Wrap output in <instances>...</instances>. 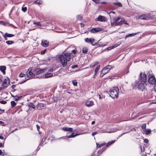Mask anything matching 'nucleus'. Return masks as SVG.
I'll list each match as a JSON object with an SVG mask.
<instances>
[{
	"label": "nucleus",
	"mask_w": 156,
	"mask_h": 156,
	"mask_svg": "<svg viewBox=\"0 0 156 156\" xmlns=\"http://www.w3.org/2000/svg\"><path fill=\"white\" fill-rule=\"evenodd\" d=\"M71 55L72 54L70 53H64L58 56V59L63 67H65L67 64V62L70 60Z\"/></svg>",
	"instance_id": "f257e3e1"
},
{
	"label": "nucleus",
	"mask_w": 156,
	"mask_h": 156,
	"mask_svg": "<svg viewBox=\"0 0 156 156\" xmlns=\"http://www.w3.org/2000/svg\"><path fill=\"white\" fill-rule=\"evenodd\" d=\"M119 89L117 87L111 88L109 91L110 96L113 98H117L118 97Z\"/></svg>",
	"instance_id": "f03ea898"
},
{
	"label": "nucleus",
	"mask_w": 156,
	"mask_h": 156,
	"mask_svg": "<svg viewBox=\"0 0 156 156\" xmlns=\"http://www.w3.org/2000/svg\"><path fill=\"white\" fill-rule=\"evenodd\" d=\"M123 23H126L121 19L120 17H114L113 22H111V25L115 27L120 25Z\"/></svg>",
	"instance_id": "7ed1b4c3"
},
{
	"label": "nucleus",
	"mask_w": 156,
	"mask_h": 156,
	"mask_svg": "<svg viewBox=\"0 0 156 156\" xmlns=\"http://www.w3.org/2000/svg\"><path fill=\"white\" fill-rule=\"evenodd\" d=\"M145 84L146 85H147L146 83H143V82H138L136 80L135 82L133 84V85L134 86L133 87V88L136 86L137 87L139 90L143 91L145 89V87L144 86Z\"/></svg>",
	"instance_id": "20e7f679"
},
{
	"label": "nucleus",
	"mask_w": 156,
	"mask_h": 156,
	"mask_svg": "<svg viewBox=\"0 0 156 156\" xmlns=\"http://www.w3.org/2000/svg\"><path fill=\"white\" fill-rule=\"evenodd\" d=\"M138 82H143V83H146L147 81V76L145 73H142L140 72L138 76V80H137Z\"/></svg>",
	"instance_id": "39448f33"
},
{
	"label": "nucleus",
	"mask_w": 156,
	"mask_h": 156,
	"mask_svg": "<svg viewBox=\"0 0 156 156\" xmlns=\"http://www.w3.org/2000/svg\"><path fill=\"white\" fill-rule=\"evenodd\" d=\"M148 78L147 79V81L149 84L154 85L156 83V80L154 76H152L149 77L148 76Z\"/></svg>",
	"instance_id": "423d86ee"
},
{
	"label": "nucleus",
	"mask_w": 156,
	"mask_h": 156,
	"mask_svg": "<svg viewBox=\"0 0 156 156\" xmlns=\"http://www.w3.org/2000/svg\"><path fill=\"white\" fill-rule=\"evenodd\" d=\"M139 19L141 20H148L152 19L150 16V14L149 13L147 14H143L139 17Z\"/></svg>",
	"instance_id": "0eeeda50"
},
{
	"label": "nucleus",
	"mask_w": 156,
	"mask_h": 156,
	"mask_svg": "<svg viewBox=\"0 0 156 156\" xmlns=\"http://www.w3.org/2000/svg\"><path fill=\"white\" fill-rule=\"evenodd\" d=\"M111 68V66L108 65L104 68L101 71V74H103V75L108 73Z\"/></svg>",
	"instance_id": "6e6552de"
},
{
	"label": "nucleus",
	"mask_w": 156,
	"mask_h": 156,
	"mask_svg": "<svg viewBox=\"0 0 156 156\" xmlns=\"http://www.w3.org/2000/svg\"><path fill=\"white\" fill-rule=\"evenodd\" d=\"M32 68H30L28 69L26 73L27 77L29 78H33L35 76V75L31 72Z\"/></svg>",
	"instance_id": "1a4fd4ad"
},
{
	"label": "nucleus",
	"mask_w": 156,
	"mask_h": 156,
	"mask_svg": "<svg viewBox=\"0 0 156 156\" xmlns=\"http://www.w3.org/2000/svg\"><path fill=\"white\" fill-rule=\"evenodd\" d=\"M106 20V18L105 17L101 16H99L95 20L96 21L104 22Z\"/></svg>",
	"instance_id": "9d476101"
},
{
	"label": "nucleus",
	"mask_w": 156,
	"mask_h": 156,
	"mask_svg": "<svg viewBox=\"0 0 156 156\" xmlns=\"http://www.w3.org/2000/svg\"><path fill=\"white\" fill-rule=\"evenodd\" d=\"M85 41L87 43L91 44L92 45H94L95 44H93V42H94L95 40L93 38H88L84 39Z\"/></svg>",
	"instance_id": "9b49d317"
},
{
	"label": "nucleus",
	"mask_w": 156,
	"mask_h": 156,
	"mask_svg": "<svg viewBox=\"0 0 156 156\" xmlns=\"http://www.w3.org/2000/svg\"><path fill=\"white\" fill-rule=\"evenodd\" d=\"M45 107V105L42 103H39L37 105V108L38 110H40L43 109Z\"/></svg>",
	"instance_id": "f8f14e48"
},
{
	"label": "nucleus",
	"mask_w": 156,
	"mask_h": 156,
	"mask_svg": "<svg viewBox=\"0 0 156 156\" xmlns=\"http://www.w3.org/2000/svg\"><path fill=\"white\" fill-rule=\"evenodd\" d=\"M102 29L100 28H95L92 29L90 31L92 33H94L98 32L102 30Z\"/></svg>",
	"instance_id": "ddd939ff"
},
{
	"label": "nucleus",
	"mask_w": 156,
	"mask_h": 156,
	"mask_svg": "<svg viewBox=\"0 0 156 156\" xmlns=\"http://www.w3.org/2000/svg\"><path fill=\"white\" fill-rule=\"evenodd\" d=\"M85 105L86 106L90 107L94 105V102L91 100H88L86 101Z\"/></svg>",
	"instance_id": "4468645a"
},
{
	"label": "nucleus",
	"mask_w": 156,
	"mask_h": 156,
	"mask_svg": "<svg viewBox=\"0 0 156 156\" xmlns=\"http://www.w3.org/2000/svg\"><path fill=\"white\" fill-rule=\"evenodd\" d=\"M49 42L47 41L43 40L42 41L41 44L44 47H47L49 45Z\"/></svg>",
	"instance_id": "2eb2a0df"
},
{
	"label": "nucleus",
	"mask_w": 156,
	"mask_h": 156,
	"mask_svg": "<svg viewBox=\"0 0 156 156\" xmlns=\"http://www.w3.org/2000/svg\"><path fill=\"white\" fill-rule=\"evenodd\" d=\"M44 69H35V71L37 74H38L43 72L44 71Z\"/></svg>",
	"instance_id": "dca6fc26"
},
{
	"label": "nucleus",
	"mask_w": 156,
	"mask_h": 156,
	"mask_svg": "<svg viewBox=\"0 0 156 156\" xmlns=\"http://www.w3.org/2000/svg\"><path fill=\"white\" fill-rule=\"evenodd\" d=\"M6 67L4 66H0V70L4 74L5 73V70L6 69Z\"/></svg>",
	"instance_id": "f3484780"
},
{
	"label": "nucleus",
	"mask_w": 156,
	"mask_h": 156,
	"mask_svg": "<svg viewBox=\"0 0 156 156\" xmlns=\"http://www.w3.org/2000/svg\"><path fill=\"white\" fill-rule=\"evenodd\" d=\"M28 105L29 108H32L34 110L35 109V106L34 105V104L31 102H29L28 104Z\"/></svg>",
	"instance_id": "a211bd4d"
},
{
	"label": "nucleus",
	"mask_w": 156,
	"mask_h": 156,
	"mask_svg": "<svg viewBox=\"0 0 156 156\" xmlns=\"http://www.w3.org/2000/svg\"><path fill=\"white\" fill-rule=\"evenodd\" d=\"M144 131L145 132V134L146 135H149L151 133V130L150 129H145L144 130Z\"/></svg>",
	"instance_id": "6ab92c4d"
},
{
	"label": "nucleus",
	"mask_w": 156,
	"mask_h": 156,
	"mask_svg": "<svg viewBox=\"0 0 156 156\" xmlns=\"http://www.w3.org/2000/svg\"><path fill=\"white\" fill-rule=\"evenodd\" d=\"M62 129L66 131H70L72 132L73 131V129L71 128H67L66 127H63Z\"/></svg>",
	"instance_id": "aec40b11"
},
{
	"label": "nucleus",
	"mask_w": 156,
	"mask_h": 156,
	"mask_svg": "<svg viewBox=\"0 0 156 156\" xmlns=\"http://www.w3.org/2000/svg\"><path fill=\"white\" fill-rule=\"evenodd\" d=\"M99 68H100V66H98L95 68V71H94V75L93 76V78H95V76L97 74V73H98V71L99 70Z\"/></svg>",
	"instance_id": "412c9836"
},
{
	"label": "nucleus",
	"mask_w": 156,
	"mask_h": 156,
	"mask_svg": "<svg viewBox=\"0 0 156 156\" xmlns=\"http://www.w3.org/2000/svg\"><path fill=\"white\" fill-rule=\"evenodd\" d=\"M34 3L40 5L42 4V1L41 0H36Z\"/></svg>",
	"instance_id": "4be33fe9"
},
{
	"label": "nucleus",
	"mask_w": 156,
	"mask_h": 156,
	"mask_svg": "<svg viewBox=\"0 0 156 156\" xmlns=\"http://www.w3.org/2000/svg\"><path fill=\"white\" fill-rule=\"evenodd\" d=\"M53 75L52 73H48L45 74V78H48L52 76Z\"/></svg>",
	"instance_id": "5701e85b"
},
{
	"label": "nucleus",
	"mask_w": 156,
	"mask_h": 156,
	"mask_svg": "<svg viewBox=\"0 0 156 156\" xmlns=\"http://www.w3.org/2000/svg\"><path fill=\"white\" fill-rule=\"evenodd\" d=\"M139 33V32H138L135 33L130 34H127V37L134 36L135 35H136L137 34Z\"/></svg>",
	"instance_id": "b1692460"
},
{
	"label": "nucleus",
	"mask_w": 156,
	"mask_h": 156,
	"mask_svg": "<svg viewBox=\"0 0 156 156\" xmlns=\"http://www.w3.org/2000/svg\"><path fill=\"white\" fill-rule=\"evenodd\" d=\"M117 46V45L115 44L114 45H113L112 46H111V47H110L108 48H107V49L108 50H110L114 48H115Z\"/></svg>",
	"instance_id": "393cba45"
},
{
	"label": "nucleus",
	"mask_w": 156,
	"mask_h": 156,
	"mask_svg": "<svg viewBox=\"0 0 156 156\" xmlns=\"http://www.w3.org/2000/svg\"><path fill=\"white\" fill-rule=\"evenodd\" d=\"M74 133H72L71 135L70 136H68L67 137L68 138H72V137H74L77 136V135H80V134H76L74 135Z\"/></svg>",
	"instance_id": "a878e982"
},
{
	"label": "nucleus",
	"mask_w": 156,
	"mask_h": 156,
	"mask_svg": "<svg viewBox=\"0 0 156 156\" xmlns=\"http://www.w3.org/2000/svg\"><path fill=\"white\" fill-rule=\"evenodd\" d=\"M98 62H95L94 63H93L92 64H91L90 65V68H91V67H94V66H95L97 65L98 64Z\"/></svg>",
	"instance_id": "bb28decb"
},
{
	"label": "nucleus",
	"mask_w": 156,
	"mask_h": 156,
	"mask_svg": "<svg viewBox=\"0 0 156 156\" xmlns=\"http://www.w3.org/2000/svg\"><path fill=\"white\" fill-rule=\"evenodd\" d=\"M88 49L86 48H83L82 49L83 53L86 54L87 52Z\"/></svg>",
	"instance_id": "cd10ccee"
},
{
	"label": "nucleus",
	"mask_w": 156,
	"mask_h": 156,
	"mask_svg": "<svg viewBox=\"0 0 156 156\" xmlns=\"http://www.w3.org/2000/svg\"><path fill=\"white\" fill-rule=\"evenodd\" d=\"M114 5H117L119 7H122V4L120 2H115L113 3Z\"/></svg>",
	"instance_id": "c85d7f7f"
},
{
	"label": "nucleus",
	"mask_w": 156,
	"mask_h": 156,
	"mask_svg": "<svg viewBox=\"0 0 156 156\" xmlns=\"http://www.w3.org/2000/svg\"><path fill=\"white\" fill-rule=\"evenodd\" d=\"M5 42L8 45H10L13 44L14 42L13 41H6Z\"/></svg>",
	"instance_id": "c756f323"
},
{
	"label": "nucleus",
	"mask_w": 156,
	"mask_h": 156,
	"mask_svg": "<svg viewBox=\"0 0 156 156\" xmlns=\"http://www.w3.org/2000/svg\"><path fill=\"white\" fill-rule=\"evenodd\" d=\"M115 142V140H113V141H112L108 142V143L106 145V147H108L111 144L114 143Z\"/></svg>",
	"instance_id": "7c9ffc66"
},
{
	"label": "nucleus",
	"mask_w": 156,
	"mask_h": 156,
	"mask_svg": "<svg viewBox=\"0 0 156 156\" xmlns=\"http://www.w3.org/2000/svg\"><path fill=\"white\" fill-rule=\"evenodd\" d=\"M11 107L12 108L16 105V103L14 101H12L11 102Z\"/></svg>",
	"instance_id": "2f4dec72"
},
{
	"label": "nucleus",
	"mask_w": 156,
	"mask_h": 156,
	"mask_svg": "<svg viewBox=\"0 0 156 156\" xmlns=\"http://www.w3.org/2000/svg\"><path fill=\"white\" fill-rule=\"evenodd\" d=\"M5 36L8 37H11L13 36V35L11 34H8L7 33H6L5 34Z\"/></svg>",
	"instance_id": "473e14b6"
},
{
	"label": "nucleus",
	"mask_w": 156,
	"mask_h": 156,
	"mask_svg": "<svg viewBox=\"0 0 156 156\" xmlns=\"http://www.w3.org/2000/svg\"><path fill=\"white\" fill-rule=\"evenodd\" d=\"M72 83L74 86H76L77 85V82L76 80H74L72 81Z\"/></svg>",
	"instance_id": "72a5a7b5"
},
{
	"label": "nucleus",
	"mask_w": 156,
	"mask_h": 156,
	"mask_svg": "<svg viewBox=\"0 0 156 156\" xmlns=\"http://www.w3.org/2000/svg\"><path fill=\"white\" fill-rule=\"evenodd\" d=\"M105 144H97V146L98 147H100L103 146Z\"/></svg>",
	"instance_id": "f704fd0d"
},
{
	"label": "nucleus",
	"mask_w": 156,
	"mask_h": 156,
	"mask_svg": "<svg viewBox=\"0 0 156 156\" xmlns=\"http://www.w3.org/2000/svg\"><path fill=\"white\" fill-rule=\"evenodd\" d=\"M140 148L141 150V151H144L145 149V147L144 146H143V147L142 148V146L141 145L140 146Z\"/></svg>",
	"instance_id": "c9c22d12"
},
{
	"label": "nucleus",
	"mask_w": 156,
	"mask_h": 156,
	"mask_svg": "<svg viewBox=\"0 0 156 156\" xmlns=\"http://www.w3.org/2000/svg\"><path fill=\"white\" fill-rule=\"evenodd\" d=\"M22 10L23 12H25L27 11V8L26 7H22Z\"/></svg>",
	"instance_id": "e433bc0d"
},
{
	"label": "nucleus",
	"mask_w": 156,
	"mask_h": 156,
	"mask_svg": "<svg viewBox=\"0 0 156 156\" xmlns=\"http://www.w3.org/2000/svg\"><path fill=\"white\" fill-rule=\"evenodd\" d=\"M146 124H143L142 126H141V128L142 129H146Z\"/></svg>",
	"instance_id": "4c0bfd02"
},
{
	"label": "nucleus",
	"mask_w": 156,
	"mask_h": 156,
	"mask_svg": "<svg viewBox=\"0 0 156 156\" xmlns=\"http://www.w3.org/2000/svg\"><path fill=\"white\" fill-rule=\"evenodd\" d=\"M0 102L1 104H5L7 102L6 101H4V100H1L0 101Z\"/></svg>",
	"instance_id": "58836bf2"
},
{
	"label": "nucleus",
	"mask_w": 156,
	"mask_h": 156,
	"mask_svg": "<svg viewBox=\"0 0 156 156\" xmlns=\"http://www.w3.org/2000/svg\"><path fill=\"white\" fill-rule=\"evenodd\" d=\"M144 142L146 144H147L149 142V140L147 139H145L144 140Z\"/></svg>",
	"instance_id": "ea45409f"
},
{
	"label": "nucleus",
	"mask_w": 156,
	"mask_h": 156,
	"mask_svg": "<svg viewBox=\"0 0 156 156\" xmlns=\"http://www.w3.org/2000/svg\"><path fill=\"white\" fill-rule=\"evenodd\" d=\"M25 76V74H24L23 73H21L20 74V77H24Z\"/></svg>",
	"instance_id": "a19ab883"
},
{
	"label": "nucleus",
	"mask_w": 156,
	"mask_h": 156,
	"mask_svg": "<svg viewBox=\"0 0 156 156\" xmlns=\"http://www.w3.org/2000/svg\"><path fill=\"white\" fill-rule=\"evenodd\" d=\"M77 18L78 20H81L82 19V17L80 15L77 16Z\"/></svg>",
	"instance_id": "79ce46f5"
},
{
	"label": "nucleus",
	"mask_w": 156,
	"mask_h": 156,
	"mask_svg": "<svg viewBox=\"0 0 156 156\" xmlns=\"http://www.w3.org/2000/svg\"><path fill=\"white\" fill-rule=\"evenodd\" d=\"M0 139H1L2 140H4V141L3 142V144H4L5 143V139L4 138L3 136H0Z\"/></svg>",
	"instance_id": "37998d69"
},
{
	"label": "nucleus",
	"mask_w": 156,
	"mask_h": 156,
	"mask_svg": "<svg viewBox=\"0 0 156 156\" xmlns=\"http://www.w3.org/2000/svg\"><path fill=\"white\" fill-rule=\"evenodd\" d=\"M114 132V131H106V132H102V133H113V132Z\"/></svg>",
	"instance_id": "c03bdc74"
},
{
	"label": "nucleus",
	"mask_w": 156,
	"mask_h": 156,
	"mask_svg": "<svg viewBox=\"0 0 156 156\" xmlns=\"http://www.w3.org/2000/svg\"><path fill=\"white\" fill-rule=\"evenodd\" d=\"M77 67H78V65H73L72 66V69H74L76 68H77Z\"/></svg>",
	"instance_id": "a18cd8bd"
},
{
	"label": "nucleus",
	"mask_w": 156,
	"mask_h": 156,
	"mask_svg": "<svg viewBox=\"0 0 156 156\" xmlns=\"http://www.w3.org/2000/svg\"><path fill=\"white\" fill-rule=\"evenodd\" d=\"M46 51V49H45L43 51H42L41 52V53L42 54H43L45 53Z\"/></svg>",
	"instance_id": "49530a36"
},
{
	"label": "nucleus",
	"mask_w": 156,
	"mask_h": 156,
	"mask_svg": "<svg viewBox=\"0 0 156 156\" xmlns=\"http://www.w3.org/2000/svg\"><path fill=\"white\" fill-rule=\"evenodd\" d=\"M34 24H35L37 26H41V24L40 22H38L36 23H35Z\"/></svg>",
	"instance_id": "de8ad7c7"
},
{
	"label": "nucleus",
	"mask_w": 156,
	"mask_h": 156,
	"mask_svg": "<svg viewBox=\"0 0 156 156\" xmlns=\"http://www.w3.org/2000/svg\"><path fill=\"white\" fill-rule=\"evenodd\" d=\"M93 1L95 2L96 3H99V0H92Z\"/></svg>",
	"instance_id": "09e8293b"
},
{
	"label": "nucleus",
	"mask_w": 156,
	"mask_h": 156,
	"mask_svg": "<svg viewBox=\"0 0 156 156\" xmlns=\"http://www.w3.org/2000/svg\"><path fill=\"white\" fill-rule=\"evenodd\" d=\"M4 144H3V143H0V147H3Z\"/></svg>",
	"instance_id": "8fccbe9b"
},
{
	"label": "nucleus",
	"mask_w": 156,
	"mask_h": 156,
	"mask_svg": "<svg viewBox=\"0 0 156 156\" xmlns=\"http://www.w3.org/2000/svg\"><path fill=\"white\" fill-rule=\"evenodd\" d=\"M72 52L74 54H76V51L75 50H73L72 51Z\"/></svg>",
	"instance_id": "3c124183"
},
{
	"label": "nucleus",
	"mask_w": 156,
	"mask_h": 156,
	"mask_svg": "<svg viewBox=\"0 0 156 156\" xmlns=\"http://www.w3.org/2000/svg\"><path fill=\"white\" fill-rule=\"evenodd\" d=\"M97 133H98L97 132H94L92 133V136H94V135H95Z\"/></svg>",
	"instance_id": "603ef678"
},
{
	"label": "nucleus",
	"mask_w": 156,
	"mask_h": 156,
	"mask_svg": "<svg viewBox=\"0 0 156 156\" xmlns=\"http://www.w3.org/2000/svg\"><path fill=\"white\" fill-rule=\"evenodd\" d=\"M36 126H37V130H39L40 129V126L38 125H37Z\"/></svg>",
	"instance_id": "864d4df0"
},
{
	"label": "nucleus",
	"mask_w": 156,
	"mask_h": 156,
	"mask_svg": "<svg viewBox=\"0 0 156 156\" xmlns=\"http://www.w3.org/2000/svg\"><path fill=\"white\" fill-rule=\"evenodd\" d=\"M4 123L3 121H0V124L2 125H3V124Z\"/></svg>",
	"instance_id": "5fc2aeb1"
},
{
	"label": "nucleus",
	"mask_w": 156,
	"mask_h": 156,
	"mask_svg": "<svg viewBox=\"0 0 156 156\" xmlns=\"http://www.w3.org/2000/svg\"><path fill=\"white\" fill-rule=\"evenodd\" d=\"M20 98L19 97H18L17 98H15V100L16 101H18L19 99Z\"/></svg>",
	"instance_id": "6e6d98bb"
},
{
	"label": "nucleus",
	"mask_w": 156,
	"mask_h": 156,
	"mask_svg": "<svg viewBox=\"0 0 156 156\" xmlns=\"http://www.w3.org/2000/svg\"><path fill=\"white\" fill-rule=\"evenodd\" d=\"M0 23L4 25V22L3 21H0Z\"/></svg>",
	"instance_id": "4d7b16f0"
},
{
	"label": "nucleus",
	"mask_w": 156,
	"mask_h": 156,
	"mask_svg": "<svg viewBox=\"0 0 156 156\" xmlns=\"http://www.w3.org/2000/svg\"><path fill=\"white\" fill-rule=\"evenodd\" d=\"M131 131H136V129L134 128H133L131 130Z\"/></svg>",
	"instance_id": "13d9d810"
},
{
	"label": "nucleus",
	"mask_w": 156,
	"mask_h": 156,
	"mask_svg": "<svg viewBox=\"0 0 156 156\" xmlns=\"http://www.w3.org/2000/svg\"><path fill=\"white\" fill-rule=\"evenodd\" d=\"M53 69H50L48 70V71L50 72H52L53 71Z\"/></svg>",
	"instance_id": "bf43d9fd"
},
{
	"label": "nucleus",
	"mask_w": 156,
	"mask_h": 156,
	"mask_svg": "<svg viewBox=\"0 0 156 156\" xmlns=\"http://www.w3.org/2000/svg\"><path fill=\"white\" fill-rule=\"evenodd\" d=\"M114 13V14H115V12H113V11H111L108 14H109V13Z\"/></svg>",
	"instance_id": "052dcab7"
},
{
	"label": "nucleus",
	"mask_w": 156,
	"mask_h": 156,
	"mask_svg": "<svg viewBox=\"0 0 156 156\" xmlns=\"http://www.w3.org/2000/svg\"><path fill=\"white\" fill-rule=\"evenodd\" d=\"M15 86H16L15 85H12V86L11 87L12 88H14L15 87Z\"/></svg>",
	"instance_id": "680f3d73"
},
{
	"label": "nucleus",
	"mask_w": 156,
	"mask_h": 156,
	"mask_svg": "<svg viewBox=\"0 0 156 156\" xmlns=\"http://www.w3.org/2000/svg\"><path fill=\"white\" fill-rule=\"evenodd\" d=\"M147 155L146 153H145V154L144 155L143 154H142V155L141 156H146Z\"/></svg>",
	"instance_id": "e2e57ef3"
},
{
	"label": "nucleus",
	"mask_w": 156,
	"mask_h": 156,
	"mask_svg": "<svg viewBox=\"0 0 156 156\" xmlns=\"http://www.w3.org/2000/svg\"><path fill=\"white\" fill-rule=\"evenodd\" d=\"M2 153V151L1 150H0V155H1Z\"/></svg>",
	"instance_id": "0e129e2a"
},
{
	"label": "nucleus",
	"mask_w": 156,
	"mask_h": 156,
	"mask_svg": "<svg viewBox=\"0 0 156 156\" xmlns=\"http://www.w3.org/2000/svg\"><path fill=\"white\" fill-rule=\"evenodd\" d=\"M27 80H24V81H22L21 82V83H23L25 82Z\"/></svg>",
	"instance_id": "69168bd1"
},
{
	"label": "nucleus",
	"mask_w": 156,
	"mask_h": 156,
	"mask_svg": "<svg viewBox=\"0 0 156 156\" xmlns=\"http://www.w3.org/2000/svg\"><path fill=\"white\" fill-rule=\"evenodd\" d=\"M95 123V122L94 121H92V122H91V124L92 125H94Z\"/></svg>",
	"instance_id": "338daca9"
},
{
	"label": "nucleus",
	"mask_w": 156,
	"mask_h": 156,
	"mask_svg": "<svg viewBox=\"0 0 156 156\" xmlns=\"http://www.w3.org/2000/svg\"><path fill=\"white\" fill-rule=\"evenodd\" d=\"M104 75H103V74H101V73L100 76L101 77H102Z\"/></svg>",
	"instance_id": "774afa93"
}]
</instances>
